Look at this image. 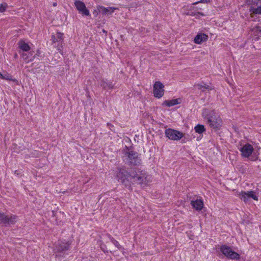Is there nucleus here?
<instances>
[{
	"label": "nucleus",
	"mask_w": 261,
	"mask_h": 261,
	"mask_svg": "<svg viewBox=\"0 0 261 261\" xmlns=\"http://www.w3.org/2000/svg\"><path fill=\"white\" fill-rule=\"evenodd\" d=\"M165 134L167 138L173 141H178L184 137L182 133L172 128L166 129Z\"/></svg>",
	"instance_id": "nucleus-7"
},
{
	"label": "nucleus",
	"mask_w": 261,
	"mask_h": 261,
	"mask_svg": "<svg viewBox=\"0 0 261 261\" xmlns=\"http://www.w3.org/2000/svg\"><path fill=\"white\" fill-rule=\"evenodd\" d=\"M53 5H54V6H56L57 5V3H54V4H53Z\"/></svg>",
	"instance_id": "nucleus-32"
},
{
	"label": "nucleus",
	"mask_w": 261,
	"mask_h": 261,
	"mask_svg": "<svg viewBox=\"0 0 261 261\" xmlns=\"http://www.w3.org/2000/svg\"><path fill=\"white\" fill-rule=\"evenodd\" d=\"M191 15H193V16H198V15H201V16H204V14L201 13V12H198L197 13H192V14H191Z\"/></svg>",
	"instance_id": "nucleus-28"
},
{
	"label": "nucleus",
	"mask_w": 261,
	"mask_h": 261,
	"mask_svg": "<svg viewBox=\"0 0 261 261\" xmlns=\"http://www.w3.org/2000/svg\"><path fill=\"white\" fill-rule=\"evenodd\" d=\"M118 181L123 184L125 187L130 188L133 182L139 184L146 185L150 181L151 176L147 174L144 171H138L135 175L131 176L125 167L118 169L117 173Z\"/></svg>",
	"instance_id": "nucleus-1"
},
{
	"label": "nucleus",
	"mask_w": 261,
	"mask_h": 261,
	"mask_svg": "<svg viewBox=\"0 0 261 261\" xmlns=\"http://www.w3.org/2000/svg\"><path fill=\"white\" fill-rule=\"evenodd\" d=\"M40 54H41V52H40V50H37V53L36 54V55H34L32 58H35V57L36 55V56H40Z\"/></svg>",
	"instance_id": "nucleus-29"
},
{
	"label": "nucleus",
	"mask_w": 261,
	"mask_h": 261,
	"mask_svg": "<svg viewBox=\"0 0 261 261\" xmlns=\"http://www.w3.org/2000/svg\"><path fill=\"white\" fill-rule=\"evenodd\" d=\"M220 250L223 255L231 259H239L240 258V254L233 251L232 249L226 245H222Z\"/></svg>",
	"instance_id": "nucleus-6"
},
{
	"label": "nucleus",
	"mask_w": 261,
	"mask_h": 261,
	"mask_svg": "<svg viewBox=\"0 0 261 261\" xmlns=\"http://www.w3.org/2000/svg\"><path fill=\"white\" fill-rule=\"evenodd\" d=\"M247 194L248 195L249 198H252L253 199L255 200H258V197L256 195H255L254 191H247Z\"/></svg>",
	"instance_id": "nucleus-23"
},
{
	"label": "nucleus",
	"mask_w": 261,
	"mask_h": 261,
	"mask_svg": "<svg viewBox=\"0 0 261 261\" xmlns=\"http://www.w3.org/2000/svg\"><path fill=\"white\" fill-rule=\"evenodd\" d=\"M251 32L254 36V40H257L261 37V27L256 26L251 29Z\"/></svg>",
	"instance_id": "nucleus-15"
},
{
	"label": "nucleus",
	"mask_w": 261,
	"mask_h": 261,
	"mask_svg": "<svg viewBox=\"0 0 261 261\" xmlns=\"http://www.w3.org/2000/svg\"><path fill=\"white\" fill-rule=\"evenodd\" d=\"M253 150L254 148L252 145L249 143L245 144L240 149L242 156L244 158H249V160L251 161H255L258 158V154L255 152L251 155Z\"/></svg>",
	"instance_id": "nucleus-4"
},
{
	"label": "nucleus",
	"mask_w": 261,
	"mask_h": 261,
	"mask_svg": "<svg viewBox=\"0 0 261 261\" xmlns=\"http://www.w3.org/2000/svg\"><path fill=\"white\" fill-rule=\"evenodd\" d=\"M255 1H256V0H252V2H253V3H255Z\"/></svg>",
	"instance_id": "nucleus-33"
},
{
	"label": "nucleus",
	"mask_w": 261,
	"mask_h": 261,
	"mask_svg": "<svg viewBox=\"0 0 261 261\" xmlns=\"http://www.w3.org/2000/svg\"><path fill=\"white\" fill-rule=\"evenodd\" d=\"M115 9L112 7L110 8H105L104 7H100V11L103 14H112L114 12Z\"/></svg>",
	"instance_id": "nucleus-18"
},
{
	"label": "nucleus",
	"mask_w": 261,
	"mask_h": 261,
	"mask_svg": "<svg viewBox=\"0 0 261 261\" xmlns=\"http://www.w3.org/2000/svg\"><path fill=\"white\" fill-rule=\"evenodd\" d=\"M211 0H200V1L193 3V5H196L198 3H210Z\"/></svg>",
	"instance_id": "nucleus-27"
},
{
	"label": "nucleus",
	"mask_w": 261,
	"mask_h": 261,
	"mask_svg": "<svg viewBox=\"0 0 261 261\" xmlns=\"http://www.w3.org/2000/svg\"><path fill=\"white\" fill-rule=\"evenodd\" d=\"M102 32L105 33H107V32L106 31H105V30H102Z\"/></svg>",
	"instance_id": "nucleus-31"
},
{
	"label": "nucleus",
	"mask_w": 261,
	"mask_h": 261,
	"mask_svg": "<svg viewBox=\"0 0 261 261\" xmlns=\"http://www.w3.org/2000/svg\"><path fill=\"white\" fill-rule=\"evenodd\" d=\"M202 116L211 128L219 129L222 125L223 121L220 116L214 110L203 109Z\"/></svg>",
	"instance_id": "nucleus-2"
},
{
	"label": "nucleus",
	"mask_w": 261,
	"mask_h": 261,
	"mask_svg": "<svg viewBox=\"0 0 261 261\" xmlns=\"http://www.w3.org/2000/svg\"><path fill=\"white\" fill-rule=\"evenodd\" d=\"M8 7V5L6 3L0 4V12H4Z\"/></svg>",
	"instance_id": "nucleus-24"
},
{
	"label": "nucleus",
	"mask_w": 261,
	"mask_h": 261,
	"mask_svg": "<svg viewBox=\"0 0 261 261\" xmlns=\"http://www.w3.org/2000/svg\"><path fill=\"white\" fill-rule=\"evenodd\" d=\"M164 86L162 83H154L153 85V95L158 98H161L164 94Z\"/></svg>",
	"instance_id": "nucleus-9"
},
{
	"label": "nucleus",
	"mask_w": 261,
	"mask_h": 261,
	"mask_svg": "<svg viewBox=\"0 0 261 261\" xmlns=\"http://www.w3.org/2000/svg\"><path fill=\"white\" fill-rule=\"evenodd\" d=\"M110 239H111V241L112 242V243L117 248H118L119 249H120L121 248V245L119 244V243H118V242L117 241H116V240H115L114 238H112V237H110Z\"/></svg>",
	"instance_id": "nucleus-25"
},
{
	"label": "nucleus",
	"mask_w": 261,
	"mask_h": 261,
	"mask_svg": "<svg viewBox=\"0 0 261 261\" xmlns=\"http://www.w3.org/2000/svg\"><path fill=\"white\" fill-rule=\"evenodd\" d=\"M191 204L196 210L200 211L203 207V202L201 199H196V200L191 201Z\"/></svg>",
	"instance_id": "nucleus-12"
},
{
	"label": "nucleus",
	"mask_w": 261,
	"mask_h": 261,
	"mask_svg": "<svg viewBox=\"0 0 261 261\" xmlns=\"http://www.w3.org/2000/svg\"><path fill=\"white\" fill-rule=\"evenodd\" d=\"M180 101H181V100L180 98L173 99L170 100H166L163 102V105L167 106L168 107H170L174 106L177 104L180 103Z\"/></svg>",
	"instance_id": "nucleus-13"
},
{
	"label": "nucleus",
	"mask_w": 261,
	"mask_h": 261,
	"mask_svg": "<svg viewBox=\"0 0 261 261\" xmlns=\"http://www.w3.org/2000/svg\"><path fill=\"white\" fill-rule=\"evenodd\" d=\"M198 88L201 89L202 91H204L206 89L211 90L212 88L209 85H207L205 83H202L201 84L197 85Z\"/></svg>",
	"instance_id": "nucleus-20"
},
{
	"label": "nucleus",
	"mask_w": 261,
	"mask_h": 261,
	"mask_svg": "<svg viewBox=\"0 0 261 261\" xmlns=\"http://www.w3.org/2000/svg\"><path fill=\"white\" fill-rule=\"evenodd\" d=\"M0 79L2 80L16 82L15 80H13V76L11 74L4 71L2 72H0Z\"/></svg>",
	"instance_id": "nucleus-16"
},
{
	"label": "nucleus",
	"mask_w": 261,
	"mask_h": 261,
	"mask_svg": "<svg viewBox=\"0 0 261 261\" xmlns=\"http://www.w3.org/2000/svg\"><path fill=\"white\" fill-rule=\"evenodd\" d=\"M17 221V216L13 214L6 215L0 212V224L5 226L13 225Z\"/></svg>",
	"instance_id": "nucleus-5"
},
{
	"label": "nucleus",
	"mask_w": 261,
	"mask_h": 261,
	"mask_svg": "<svg viewBox=\"0 0 261 261\" xmlns=\"http://www.w3.org/2000/svg\"><path fill=\"white\" fill-rule=\"evenodd\" d=\"M74 5L80 13L85 16L90 15L89 11L86 8L85 4L83 2L80 0H75Z\"/></svg>",
	"instance_id": "nucleus-10"
},
{
	"label": "nucleus",
	"mask_w": 261,
	"mask_h": 261,
	"mask_svg": "<svg viewBox=\"0 0 261 261\" xmlns=\"http://www.w3.org/2000/svg\"><path fill=\"white\" fill-rule=\"evenodd\" d=\"M19 48L23 51H28L30 49L29 45L23 40H20L18 43Z\"/></svg>",
	"instance_id": "nucleus-17"
},
{
	"label": "nucleus",
	"mask_w": 261,
	"mask_h": 261,
	"mask_svg": "<svg viewBox=\"0 0 261 261\" xmlns=\"http://www.w3.org/2000/svg\"><path fill=\"white\" fill-rule=\"evenodd\" d=\"M22 57H23L24 59H27L29 58V57L27 55V54H25V53L22 54Z\"/></svg>",
	"instance_id": "nucleus-30"
},
{
	"label": "nucleus",
	"mask_w": 261,
	"mask_h": 261,
	"mask_svg": "<svg viewBox=\"0 0 261 261\" xmlns=\"http://www.w3.org/2000/svg\"><path fill=\"white\" fill-rule=\"evenodd\" d=\"M195 131L200 134L205 131V128H204V125L201 124H198L194 127Z\"/></svg>",
	"instance_id": "nucleus-21"
},
{
	"label": "nucleus",
	"mask_w": 261,
	"mask_h": 261,
	"mask_svg": "<svg viewBox=\"0 0 261 261\" xmlns=\"http://www.w3.org/2000/svg\"><path fill=\"white\" fill-rule=\"evenodd\" d=\"M249 12L254 14H261V6L257 8L251 6L249 8Z\"/></svg>",
	"instance_id": "nucleus-19"
},
{
	"label": "nucleus",
	"mask_w": 261,
	"mask_h": 261,
	"mask_svg": "<svg viewBox=\"0 0 261 261\" xmlns=\"http://www.w3.org/2000/svg\"><path fill=\"white\" fill-rule=\"evenodd\" d=\"M122 158L125 163L129 166H138L141 163L138 153L128 147H126Z\"/></svg>",
	"instance_id": "nucleus-3"
},
{
	"label": "nucleus",
	"mask_w": 261,
	"mask_h": 261,
	"mask_svg": "<svg viewBox=\"0 0 261 261\" xmlns=\"http://www.w3.org/2000/svg\"><path fill=\"white\" fill-rule=\"evenodd\" d=\"M70 244L67 241L58 242L54 247V251L57 253H61L69 249Z\"/></svg>",
	"instance_id": "nucleus-11"
},
{
	"label": "nucleus",
	"mask_w": 261,
	"mask_h": 261,
	"mask_svg": "<svg viewBox=\"0 0 261 261\" xmlns=\"http://www.w3.org/2000/svg\"><path fill=\"white\" fill-rule=\"evenodd\" d=\"M207 40V36L204 34H198L194 38V41L197 44H200L201 42Z\"/></svg>",
	"instance_id": "nucleus-14"
},
{
	"label": "nucleus",
	"mask_w": 261,
	"mask_h": 261,
	"mask_svg": "<svg viewBox=\"0 0 261 261\" xmlns=\"http://www.w3.org/2000/svg\"><path fill=\"white\" fill-rule=\"evenodd\" d=\"M239 196L241 200L245 202H247L249 200V196L247 194V192L242 191L239 193Z\"/></svg>",
	"instance_id": "nucleus-22"
},
{
	"label": "nucleus",
	"mask_w": 261,
	"mask_h": 261,
	"mask_svg": "<svg viewBox=\"0 0 261 261\" xmlns=\"http://www.w3.org/2000/svg\"><path fill=\"white\" fill-rule=\"evenodd\" d=\"M64 34L60 32H57L56 34L51 36L52 44L56 47L59 51L62 54V43L63 40Z\"/></svg>",
	"instance_id": "nucleus-8"
},
{
	"label": "nucleus",
	"mask_w": 261,
	"mask_h": 261,
	"mask_svg": "<svg viewBox=\"0 0 261 261\" xmlns=\"http://www.w3.org/2000/svg\"><path fill=\"white\" fill-rule=\"evenodd\" d=\"M101 86L103 87V88H106V87L108 86L109 88H112L113 87V86H111L110 83H102V85H101Z\"/></svg>",
	"instance_id": "nucleus-26"
}]
</instances>
